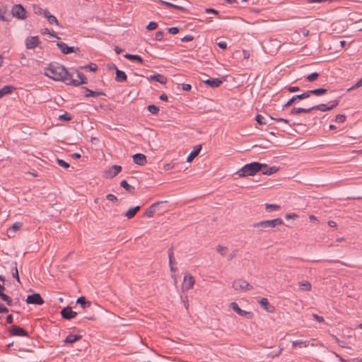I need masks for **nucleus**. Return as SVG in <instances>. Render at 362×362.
<instances>
[{
    "mask_svg": "<svg viewBox=\"0 0 362 362\" xmlns=\"http://www.w3.org/2000/svg\"><path fill=\"white\" fill-rule=\"evenodd\" d=\"M310 95V93H309V90L302 93V94H300V95H294L295 96V98L296 100L297 99H300V100H302V99H305V98H309Z\"/></svg>",
    "mask_w": 362,
    "mask_h": 362,
    "instance_id": "41",
    "label": "nucleus"
},
{
    "mask_svg": "<svg viewBox=\"0 0 362 362\" xmlns=\"http://www.w3.org/2000/svg\"><path fill=\"white\" fill-rule=\"evenodd\" d=\"M40 43L37 36L28 37L25 39V47L27 49H34Z\"/></svg>",
    "mask_w": 362,
    "mask_h": 362,
    "instance_id": "9",
    "label": "nucleus"
},
{
    "mask_svg": "<svg viewBox=\"0 0 362 362\" xmlns=\"http://www.w3.org/2000/svg\"><path fill=\"white\" fill-rule=\"evenodd\" d=\"M160 204L159 202H156L154 204H153L149 208H148L145 213H144V216H146L148 217H153L155 214V207L158 205Z\"/></svg>",
    "mask_w": 362,
    "mask_h": 362,
    "instance_id": "25",
    "label": "nucleus"
},
{
    "mask_svg": "<svg viewBox=\"0 0 362 362\" xmlns=\"http://www.w3.org/2000/svg\"><path fill=\"white\" fill-rule=\"evenodd\" d=\"M147 108H148V110L153 115H156L159 111V108L154 105H150L148 106Z\"/></svg>",
    "mask_w": 362,
    "mask_h": 362,
    "instance_id": "40",
    "label": "nucleus"
},
{
    "mask_svg": "<svg viewBox=\"0 0 362 362\" xmlns=\"http://www.w3.org/2000/svg\"><path fill=\"white\" fill-rule=\"evenodd\" d=\"M297 217H298V215L296 214H287L286 215V219L296 218Z\"/></svg>",
    "mask_w": 362,
    "mask_h": 362,
    "instance_id": "59",
    "label": "nucleus"
},
{
    "mask_svg": "<svg viewBox=\"0 0 362 362\" xmlns=\"http://www.w3.org/2000/svg\"><path fill=\"white\" fill-rule=\"evenodd\" d=\"M149 78L158 81L160 84H165L167 82V78L163 75L159 74L151 75Z\"/></svg>",
    "mask_w": 362,
    "mask_h": 362,
    "instance_id": "22",
    "label": "nucleus"
},
{
    "mask_svg": "<svg viewBox=\"0 0 362 362\" xmlns=\"http://www.w3.org/2000/svg\"><path fill=\"white\" fill-rule=\"evenodd\" d=\"M44 74L54 81H62L67 85L74 86L87 83V78L83 73L76 72L78 79L73 78L66 68L57 62H52L45 68Z\"/></svg>",
    "mask_w": 362,
    "mask_h": 362,
    "instance_id": "1",
    "label": "nucleus"
},
{
    "mask_svg": "<svg viewBox=\"0 0 362 362\" xmlns=\"http://www.w3.org/2000/svg\"><path fill=\"white\" fill-rule=\"evenodd\" d=\"M115 69L116 70L115 80L119 82L125 81L127 80L126 74L123 71L118 69L116 66H115Z\"/></svg>",
    "mask_w": 362,
    "mask_h": 362,
    "instance_id": "21",
    "label": "nucleus"
},
{
    "mask_svg": "<svg viewBox=\"0 0 362 362\" xmlns=\"http://www.w3.org/2000/svg\"><path fill=\"white\" fill-rule=\"evenodd\" d=\"M87 67H88V69L93 71H95L97 69V66L95 64H90Z\"/></svg>",
    "mask_w": 362,
    "mask_h": 362,
    "instance_id": "64",
    "label": "nucleus"
},
{
    "mask_svg": "<svg viewBox=\"0 0 362 362\" xmlns=\"http://www.w3.org/2000/svg\"><path fill=\"white\" fill-rule=\"evenodd\" d=\"M194 277L189 273L185 274L183 279V284L182 286V289L183 291H187L193 288L194 284Z\"/></svg>",
    "mask_w": 362,
    "mask_h": 362,
    "instance_id": "5",
    "label": "nucleus"
},
{
    "mask_svg": "<svg viewBox=\"0 0 362 362\" xmlns=\"http://www.w3.org/2000/svg\"><path fill=\"white\" fill-rule=\"evenodd\" d=\"M26 13L25 9L21 4H16L12 8L13 16L19 19L26 18Z\"/></svg>",
    "mask_w": 362,
    "mask_h": 362,
    "instance_id": "6",
    "label": "nucleus"
},
{
    "mask_svg": "<svg viewBox=\"0 0 362 362\" xmlns=\"http://www.w3.org/2000/svg\"><path fill=\"white\" fill-rule=\"evenodd\" d=\"M345 120H346V116L344 115L339 114L336 116L335 121L337 122L341 123V122H344Z\"/></svg>",
    "mask_w": 362,
    "mask_h": 362,
    "instance_id": "45",
    "label": "nucleus"
},
{
    "mask_svg": "<svg viewBox=\"0 0 362 362\" xmlns=\"http://www.w3.org/2000/svg\"><path fill=\"white\" fill-rule=\"evenodd\" d=\"M9 332H10L11 335H13V336H20V337L28 336V332L25 330H24L23 328H21L18 326H16V325H13L11 327V329Z\"/></svg>",
    "mask_w": 362,
    "mask_h": 362,
    "instance_id": "11",
    "label": "nucleus"
},
{
    "mask_svg": "<svg viewBox=\"0 0 362 362\" xmlns=\"http://www.w3.org/2000/svg\"><path fill=\"white\" fill-rule=\"evenodd\" d=\"M44 15L49 23H54L57 25H59V22L57 18L54 16L50 14V13L47 9H45V11H44Z\"/></svg>",
    "mask_w": 362,
    "mask_h": 362,
    "instance_id": "23",
    "label": "nucleus"
},
{
    "mask_svg": "<svg viewBox=\"0 0 362 362\" xmlns=\"http://www.w3.org/2000/svg\"><path fill=\"white\" fill-rule=\"evenodd\" d=\"M332 103V104L330 106H327L325 104H320V105H315V106L310 107V109H311V111L314 110H320V111H322V112H325V111L331 110L333 108H334L337 105H338L339 100H334V101H333Z\"/></svg>",
    "mask_w": 362,
    "mask_h": 362,
    "instance_id": "7",
    "label": "nucleus"
},
{
    "mask_svg": "<svg viewBox=\"0 0 362 362\" xmlns=\"http://www.w3.org/2000/svg\"><path fill=\"white\" fill-rule=\"evenodd\" d=\"M81 335L69 334L64 339V343H74L81 339Z\"/></svg>",
    "mask_w": 362,
    "mask_h": 362,
    "instance_id": "27",
    "label": "nucleus"
},
{
    "mask_svg": "<svg viewBox=\"0 0 362 362\" xmlns=\"http://www.w3.org/2000/svg\"><path fill=\"white\" fill-rule=\"evenodd\" d=\"M57 162L62 168H69V164L68 163H66V161H64V160H62V159H59L58 158L57 160Z\"/></svg>",
    "mask_w": 362,
    "mask_h": 362,
    "instance_id": "44",
    "label": "nucleus"
},
{
    "mask_svg": "<svg viewBox=\"0 0 362 362\" xmlns=\"http://www.w3.org/2000/svg\"><path fill=\"white\" fill-rule=\"evenodd\" d=\"M311 112V109L309 108H302V107H294L291 110V114H299V113H310Z\"/></svg>",
    "mask_w": 362,
    "mask_h": 362,
    "instance_id": "28",
    "label": "nucleus"
},
{
    "mask_svg": "<svg viewBox=\"0 0 362 362\" xmlns=\"http://www.w3.org/2000/svg\"><path fill=\"white\" fill-rule=\"evenodd\" d=\"M168 257H169V264L170 266L173 265L174 256L172 250H169L168 251Z\"/></svg>",
    "mask_w": 362,
    "mask_h": 362,
    "instance_id": "48",
    "label": "nucleus"
},
{
    "mask_svg": "<svg viewBox=\"0 0 362 362\" xmlns=\"http://www.w3.org/2000/svg\"><path fill=\"white\" fill-rule=\"evenodd\" d=\"M313 317H314L317 321H318V322H324V318H323L322 317L319 316V315H316V314H313Z\"/></svg>",
    "mask_w": 362,
    "mask_h": 362,
    "instance_id": "58",
    "label": "nucleus"
},
{
    "mask_svg": "<svg viewBox=\"0 0 362 362\" xmlns=\"http://www.w3.org/2000/svg\"><path fill=\"white\" fill-rule=\"evenodd\" d=\"M107 199L109 200V201H111V202H115L117 200V198L112 194H109L107 195Z\"/></svg>",
    "mask_w": 362,
    "mask_h": 362,
    "instance_id": "54",
    "label": "nucleus"
},
{
    "mask_svg": "<svg viewBox=\"0 0 362 362\" xmlns=\"http://www.w3.org/2000/svg\"><path fill=\"white\" fill-rule=\"evenodd\" d=\"M178 31H179V29L176 27H172V28H168V32L173 35L177 33Z\"/></svg>",
    "mask_w": 362,
    "mask_h": 362,
    "instance_id": "56",
    "label": "nucleus"
},
{
    "mask_svg": "<svg viewBox=\"0 0 362 362\" xmlns=\"http://www.w3.org/2000/svg\"><path fill=\"white\" fill-rule=\"evenodd\" d=\"M311 284L309 281H302L299 282V289L301 291H310L311 290Z\"/></svg>",
    "mask_w": 362,
    "mask_h": 362,
    "instance_id": "30",
    "label": "nucleus"
},
{
    "mask_svg": "<svg viewBox=\"0 0 362 362\" xmlns=\"http://www.w3.org/2000/svg\"><path fill=\"white\" fill-rule=\"evenodd\" d=\"M122 170V167L120 165H114L112 166L111 169L108 171L105 172L107 175V177L112 178L116 176Z\"/></svg>",
    "mask_w": 362,
    "mask_h": 362,
    "instance_id": "15",
    "label": "nucleus"
},
{
    "mask_svg": "<svg viewBox=\"0 0 362 362\" xmlns=\"http://www.w3.org/2000/svg\"><path fill=\"white\" fill-rule=\"evenodd\" d=\"M141 207L139 206L132 207L125 212L124 216L128 219H131L136 215V212L139 211Z\"/></svg>",
    "mask_w": 362,
    "mask_h": 362,
    "instance_id": "19",
    "label": "nucleus"
},
{
    "mask_svg": "<svg viewBox=\"0 0 362 362\" xmlns=\"http://www.w3.org/2000/svg\"><path fill=\"white\" fill-rule=\"evenodd\" d=\"M259 304L264 308L265 310L269 313L274 312V307L269 305V302L266 298H262L259 300Z\"/></svg>",
    "mask_w": 362,
    "mask_h": 362,
    "instance_id": "20",
    "label": "nucleus"
},
{
    "mask_svg": "<svg viewBox=\"0 0 362 362\" xmlns=\"http://www.w3.org/2000/svg\"><path fill=\"white\" fill-rule=\"evenodd\" d=\"M13 88L11 86H6L0 89V98L5 95L12 93Z\"/></svg>",
    "mask_w": 362,
    "mask_h": 362,
    "instance_id": "29",
    "label": "nucleus"
},
{
    "mask_svg": "<svg viewBox=\"0 0 362 362\" xmlns=\"http://www.w3.org/2000/svg\"><path fill=\"white\" fill-rule=\"evenodd\" d=\"M8 312V308H6L3 304L0 303V313H6Z\"/></svg>",
    "mask_w": 362,
    "mask_h": 362,
    "instance_id": "57",
    "label": "nucleus"
},
{
    "mask_svg": "<svg viewBox=\"0 0 362 362\" xmlns=\"http://www.w3.org/2000/svg\"><path fill=\"white\" fill-rule=\"evenodd\" d=\"M319 76V74L315 72V73H313L310 75H308L307 77H306V79L310 81V82H312V81H315Z\"/></svg>",
    "mask_w": 362,
    "mask_h": 362,
    "instance_id": "43",
    "label": "nucleus"
},
{
    "mask_svg": "<svg viewBox=\"0 0 362 362\" xmlns=\"http://www.w3.org/2000/svg\"><path fill=\"white\" fill-rule=\"evenodd\" d=\"M76 303L80 304L83 308H88L90 305V303L89 301H87L86 300V298L83 296L79 297L77 299Z\"/></svg>",
    "mask_w": 362,
    "mask_h": 362,
    "instance_id": "31",
    "label": "nucleus"
},
{
    "mask_svg": "<svg viewBox=\"0 0 362 362\" xmlns=\"http://www.w3.org/2000/svg\"><path fill=\"white\" fill-rule=\"evenodd\" d=\"M191 88H192V87H191V85H189V84L184 83L182 85V89L185 91H189L191 90Z\"/></svg>",
    "mask_w": 362,
    "mask_h": 362,
    "instance_id": "60",
    "label": "nucleus"
},
{
    "mask_svg": "<svg viewBox=\"0 0 362 362\" xmlns=\"http://www.w3.org/2000/svg\"><path fill=\"white\" fill-rule=\"evenodd\" d=\"M124 57L130 60H136L140 63H143V59L139 55L126 54Z\"/></svg>",
    "mask_w": 362,
    "mask_h": 362,
    "instance_id": "33",
    "label": "nucleus"
},
{
    "mask_svg": "<svg viewBox=\"0 0 362 362\" xmlns=\"http://www.w3.org/2000/svg\"><path fill=\"white\" fill-rule=\"evenodd\" d=\"M243 57L245 59H248L250 57V52L247 51V50H245V49L243 50Z\"/></svg>",
    "mask_w": 362,
    "mask_h": 362,
    "instance_id": "62",
    "label": "nucleus"
},
{
    "mask_svg": "<svg viewBox=\"0 0 362 362\" xmlns=\"http://www.w3.org/2000/svg\"><path fill=\"white\" fill-rule=\"evenodd\" d=\"M284 223L283 220L281 218H277L272 220H266L257 222L253 225L256 228H259L262 230L267 228H274L276 226L282 225Z\"/></svg>",
    "mask_w": 362,
    "mask_h": 362,
    "instance_id": "3",
    "label": "nucleus"
},
{
    "mask_svg": "<svg viewBox=\"0 0 362 362\" xmlns=\"http://www.w3.org/2000/svg\"><path fill=\"white\" fill-rule=\"evenodd\" d=\"M361 86H362V78L354 86H353L352 87L349 88L348 89V91H351V90L358 88L361 87Z\"/></svg>",
    "mask_w": 362,
    "mask_h": 362,
    "instance_id": "47",
    "label": "nucleus"
},
{
    "mask_svg": "<svg viewBox=\"0 0 362 362\" xmlns=\"http://www.w3.org/2000/svg\"><path fill=\"white\" fill-rule=\"evenodd\" d=\"M223 81L222 79L219 78H209L204 81V83L211 88H217L223 83Z\"/></svg>",
    "mask_w": 362,
    "mask_h": 362,
    "instance_id": "16",
    "label": "nucleus"
},
{
    "mask_svg": "<svg viewBox=\"0 0 362 362\" xmlns=\"http://www.w3.org/2000/svg\"><path fill=\"white\" fill-rule=\"evenodd\" d=\"M288 90L291 93L298 91L299 88L298 86H291L288 88Z\"/></svg>",
    "mask_w": 362,
    "mask_h": 362,
    "instance_id": "63",
    "label": "nucleus"
},
{
    "mask_svg": "<svg viewBox=\"0 0 362 362\" xmlns=\"http://www.w3.org/2000/svg\"><path fill=\"white\" fill-rule=\"evenodd\" d=\"M303 346L304 347H307L308 346V343L307 341H302V340H296V341H293L292 342V346L293 347H296L297 346Z\"/></svg>",
    "mask_w": 362,
    "mask_h": 362,
    "instance_id": "38",
    "label": "nucleus"
},
{
    "mask_svg": "<svg viewBox=\"0 0 362 362\" xmlns=\"http://www.w3.org/2000/svg\"><path fill=\"white\" fill-rule=\"evenodd\" d=\"M202 149L201 145H197L194 146L193 151L189 153V155L187 158V162H192L199 154Z\"/></svg>",
    "mask_w": 362,
    "mask_h": 362,
    "instance_id": "17",
    "label": "nucleus"
},
{
    "mask_svg": "<svg viewBox=\"0 0 362 362\" xmlns=\"http://www.w3.org/2000/svg\"><path fill=\"white\" fill-rule=\"evenodd\" d=\"M230 308H232L235 312H236L240 316H245L247 315H250L249 312L245 311L242 309H240L238 306V305L233 302L230 304Z\"/></svg>",
    "mask_w": 362,
    "mask_h": 362,
    "instance_id": "18",
    "label": "nucleus"
},
{
    "mask_svg": "<svg viewBox=\"0 0 362 362\" xmlns=\"http://www.w3.org/2000/svg\"><path fill=\"white\" fill-rule=\"evenodd\" d=\"M0 298L5 302H6V303L8 305H12V299L7 295L4 294V293H1L0 294Z\"/></svg>",
    "mask_w": 362,
    "mask_h": 362,
    "instance_id": "39",
    "label": "nucleus"
},
{
    "mask_svg": "<svg viewBox=\"0 0 362 362\" xmlns=\"http://www.w3.org/2000/svg\"><path fill=\"white\" fill-rule=\"evenodd\" d=\"M218 46L221 48V49H226L227 47V44L226 42H218Z\"/></svg>",
    "mask_w": 362,
    "mask_h": 362,
    "instance_id": "61",
    "label": "nucleus"
},
{
    "mask_svg": "<svg viewBox=\"0 0 362 362\" xmlns=\"http://www.w3.org/2000/svg\"><path fill=\"white\" fill-rule=\"evenodd\" d=\"M25 301L28 304L42 305L44 303V300L39 293L28 296Z\"/></svg>",
    "mask_w": 362,
    "mask_h": 362,
    "instance_id": "8",
    "label": "nucleus"
},
{
    "mask_svg": "<svg viewBox=\"0 0 362 362\" xmlns=\"http://www.w3.org/2000/svg\"><path fill=\"white\" fill-rule=\"evenodd\" d=\"M233 288L240 292L246 291L252 289V286L246 281L243 279H238L233 282Z\"/></svg>",
    "mask_w": 362,
    "mask_h": 362,
    "instance_id": "4",
    "label": "nucleus"
},
{
    "mask_svg": "<svg viewBox=\"0 0 362 362\" xmlns=\"http://www.w3.org/2000/svg\"><path fill=\"white\" fill-rule=\"evenodd\" d=\"M23 226L22 222H16L7 230V235L8 238H13L16 233Z\"/></svg>",
    "mask_w": 362,
    "mask_h": 362,
    "instance_id": "10",
    "label": "nucleus"
},
{
    "mask_svg": "<svg viewBox=\"0 0 362 362\" xmlns=\"http://www.w3.org/2000/svg\"><path fill=\"white\" fill-rule=\"evenodd\" d=\"M33 11L34 13L37 15L44 14V11H45V10L42 9L41 7L37 5L33 6Z\"/></svg>",
    "mask_w": 362,
    "mask_h": 362,
    "instance_id": "42",
    "label": "nucleus"
},
{
    "mask_svg": "<svg viewBox=\"0 0 362 362\" xmlns=\"http://www.w3.org/2000/svg\"><path fill=\"white\" fill-rule=\"evenodd\" d=\"M175 167V164L172 163H166L163 165L164 170H169L173 169Z\"/></svg>",
    "mask_w": 362,
    "mask_h": 362,
    "instance_id": "51",
    "label": "nucleus"
},
{
    "mask_svg": "<svg viewBox=\"0 0 362 362\" xmlns=\"http://www.w3.org/2000/svg\"><path fill=\"white\" fill-rule=\"evenodd\" d=\"M120 185L122 187L125 189L128 192L133 193L134 190V187L129 184L126 180H122L120 182Z\"/></svg>",
    "mask_w": 362,
    "mask_h": 362,
    "instance_id": "32",
    "label": "nucleus"
},
{
    "mask_svg": "<svg viewBox=\"0 0 362 362\" xmlns=\"http://www.w3.org/2000/svg\"><path fill=\"white\" fill-rule=\"evenodd\" d=\"M13 278L16 279V280L18 282L20 281V279H19V276H18V271L17 265H16V262H15L14 271L13 272Z\"/></svg>",
    "mask_w": 362,
    "mask_h": 362,
    "instance_id": "49",
    "label": "nucleus"
},
{
    "mask_svg": "<svg viewBox=\"0 0 362 362\" xmlns=\"http://www.w3.org/2000/svg\"><path fill=\"white\" fill-rule=\"evenodd\" d=\"M57 45L61 49L63 54H68L74 52V47H69L66 43L63 42H57Z\"/></svg>",
    "mask_w": 362,
    "mask_h": 362,
    "instance_id": "13",
    "label": "nucleus"
},
{
    "mask_svg": "<svg viewBox=\"0 0 362 362\" xmlns=\"http://www.w3.org/2000/svg\"><path fill=\"white\" fill-rule=\"evenodd\" d=\"M296 100V98H295V96H293L285 105H284V107H288L289 106H291L293 103H294V101Z\"/></svg>",
    "mask_w": 362,
    "mask_h": 362,
    "instance_id": "53",
    "label": "nucleus"
},
{
    "mask_svg": "<svg viewBox=\"0 0 362 362\" xmlns=\"http://www.w3.org/2000/svg\"><path fill=\"white\" fill-rule=\"evenodd\" d=\"M327 90L323 88H317L314 90H310L309 93L310 94H314L315 95H321L322 94H325L327 93Z\"/></svg>",
    "mask_w": 362,
    "mask_h": 362,
    "instance_id": "34",
    "label": "nucleus"
},
{
    "mask_svg": "<svg viewBox=\"0 0 362 362\" xmlns=\"http://www.w3.org/2000/svg\"><path fill=\"white\" fill-rule=\"evenodd\" d=\"M182 42H190L193 40V37L192 35H186L183 38L181 39Z\"/></svg>",
    "mask_w": 362,
    "mask_h": 362,
    "instance_id": "55",
    "label": "nucleus"
},
{
    "mask_svg": "<svg viewBox=\"0 0 362 362\" xmlns=\"http://www.w3.org/2000/svg\"><path fill=\"white\" fill-rule=\"evenodd\" d=\"M133 161L139 165H144L146 163V157L142 153H136L132 156Z\"/></svg>",
    "mask_w": 362,
    "mask_h": 362,
    "instance_id": "14",
    "label": "nucleus"
},
{
    "mask_svg": "<svg viewBox=\"0 0 362 362\" xmlns=\"http://www.w3.org/2000/svg\"><path fill=\"white\" fill-rule=\"evenodd\" d=\"M262 168H267V164L253 162L245 165L237 172V174L239 177L252 176L256 173L260 171Z\"/></svg>",
    "mask_w": 362,
    "mask_h": 362,
    "instance_id": "2",
    "label": "nucleus"
},
{
    "mask_svg": "<svg viewBox=\"0 0 362 362\" xmlns=\"http://www.w3.org/2000/svg\"><path fill=\"white\" fill-rule=\"evenodd\" d=\"M60 119L64 120V121H69L71 120V117L67 114L65 113L64 115H62L59 117Z\"/></svg>",
    "mask_w": 362,
    "mask_h": 362,
    "instance_id": "52",
    "label": "nucleus"
},
{
    "mask_svg": "<svg viewBox=\"0 0 362 362\" xmlns=\"http://www.w3.org/2000/svg\"><path fill=\"white\" fill-rule=\"evenodd\" d=\"M216 250L221 256L224 257L227 255L228 248L224 246L218 245Z\"/></svg>",
    "mask_w": 362,
    "mask_h": 362,
    "instance_id": "35",
    "label": "nucleus"
},
{
    "mask_svg": "<svg viewBox=\"0 0 362 362\" xmlns=\"http://www.w3.org/2000/svg\"><path fill=\"white\" fill-rule=\"evenodd\" d=\"M163 37V33L162 31H158L155 34V39L156 40H161Z\"/></svg>",
    "mask_w": 362,
    "mask_h": 362,
    "instance_id": "50",
    "label": "nucleus"
},
{
    "mask_svg": "<svg viewBox=\"0 0 362 362\" xmlns=\"http://www.w3.org/2000/svg\"><path fill=\"white\" fill-rule=\"evenodd\" d=\"M62 316L66 320H71L74 318L77 313L71 310L70 307H66L63 308L61 311Z\"/></svg>",
    "mask_w": 362,
    "mask_h": 362,
    "instance_id": "12",
    "label": "nucleus"
},
{
    "mask_svg": "<svg viewBox=\"0 0 362 362\" xmlns=\"http://www.w3.org/2000/svg\"><path fill=\"white\" fill-rule=\"evenodd\" d=\"M157 26L158 25L156 23L151 21L147 25L146 29L148 30H155L157 28Z\"/></svg>",
    "mask_w": 362,
    "mask_h": 362,
    "instance_id": "46",
    "label": "nucleus"
},
{
    "mask_svg": "<svg viewBox=\"0 0 362 362\" xmlns=\"http://www.w3.org/2000/svg\"><path fill=\"white\" fill-rule=\"evenodd\" d=\"M255 119L259 125L267 124V119L261 115H257Z\"/></svg>",
    "mask_w": 362,
    "mask_h": 362,
    "instance_id": "36",
    "label": "nucleus"
},
{
    "mask_svg": "<svg viewBox=\"0 0 362 362\" xmlns=\"http://www.w3.org/2000/svg\"><path fill=\"white\" fill-rule=\"evenodd\" d=\"M261 170H262L263 175H272V174L276 173L279 170V168L276 167V166H272V167L269 168L267 165V168H262V169Z\"/></svg>",
    "mask_w": 362,
    "mask_h": 362,
    "instance_id": "24",
    "label": "nucleus"
},
{
    "mask_svg": "<svg viewBox=\"0 0 362 362\" xmlns=\"http://www.w3.org/2000/svg\"><path fill=\"white\" fill-rule=\"evenodd\" d=\"M86 90V97H98L102 95H105L104 93L101 91H93L91 90H89L87 88H83Z\"/></svg>",
    "mask_w": 362,
    "mask_h": 362,
    "instance_id": "26",
    "label": "nucleus"
},
{
    "mask_svg": "<svg viewBox=\"0 0 362 362\" xmlns=\"http://www.w3.org/2000/svg\"><path fill=\"white\" fill-rule=\"evenodd\" d=\"M265 208L268 211H272L279 209L280 206L274 204H267Z\"/></svg>",
    "mask_w": 362,
    "mask_h": 362,
    "instance_id": "37",
    "label": "nucleus"
}]
</instances>
